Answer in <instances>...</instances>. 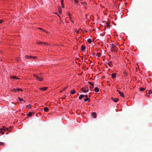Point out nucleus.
I'll return each instance as SVG.
<instances>
[{"label": "nucleus", "mask_w": 152, "mask_h": 152, "mask_svg": "<svg viewBox=\"0 0 152 152\" xmlns=\"http://www.w3.org/2000/svg\"><path fill=\"white\" fill-rule=\"evenodd\" d=\"M18 98L19 100L20 101H23L24 102H25V101L23 100L20 97H18Z\"/></svg>", "instance_id": "obj_25"}, {"label": "nucleus", "mask_w": 152, "mask_h": 152, "mask_svg": "<svg viewBox=\"0 0 152 152\" xmlns=\"http://www.w3.org/2000/svg\"><path fill=\"white\" fill-rule=\"evenodd\" d=\"M90 100V99L89 98H86L85 99H84V101L85 102H87V101H89Z\"/></svg>", "instance_id": "obj_19"}, {"label": "nucleus", "mask_w": 152, "mask_h": 152, "mask_svg": "<svg viewBox=\"0 0 152 152\" xmlns=\"http://www.w3.org/2000/svg\"><path fill=\"white\" fill-rule=\"evenodd\" d=\"M39 29L41 30H42V28H39Z\"/></svg>", "instance_id": "obj_42"}, {"label": "nucleus", "mask_w": 152, "mask_h": 152, "mask_svg": "<svg viewBox=\"0 0 152 152\" xmlns=\"http://www.w3.org/2000/svg\"><path fill=\"white\" fill-rule=\"evenodd\" d=\"M58 11H59V13L60 14L61 13L62 10H61V9L60 8L59 9Z\"/></svg>", "instance_id": "obj_26"}, {"label": "nucleus", "mask_w": 152, "mask_h": 152, "mask_svg": "<svg viewBox=\"0 0 152 152\" xmlns=\"http://www.w3.org/2000/svg\"><path fill=\"white\" fill-rule=\"evenodd\" d=\"M81 50H84L86 49V46L83 45H82L81 47Z\"/></svg>", "instance_id": "obj_15"}, {"label": "nucleus", "mask_w": 152, "mask_h": 152, "mask_svg": "<svg viewBox=\"0 0 152 152\" xmlns=\"http://www.w3.org/2000/svg\"><path fill=\"white\" fill-rule=\"evenodd\" d=\"M37 44H39V45H41L42 44H44L45 45H47V44H46V43L45 42H37Z\"/></svg>", "instance_id": "obj_11"}, {"label": "nucleus", "mask_w": 152, "mask_h": 152, "mask_svg": "<svg viewBox=\"0 0 152 152\" xmlns=\"http://www.w3.org/2000/svg\"><path fill=\"white\" fill-rule=\"evenodd\" d=\"M74 1L77 4V3L78 2V1L77 0H75Z\"/></svg>", "instance_id": "obj_32"}, {"label": "nucleus", "mask_w": 152, "mask_h": 152, "mask_svg": "<svg viewBox=\"0 0 152 152\" xmlns=\"http://www.w3.org/2000/svg\"><path fill=\"white\" fill-rule=\"evenodd\" d=\"M71 21H72V22H73V21H72V20H71Z\"/></svg>", "instance_id": "obj_49"}, {"label": "nucleus", "mask_w": 152, "mask_h": 152, "mask_svg": "<svg viewBox=\"0 0 152 152\" xmlns=\"http://www.w3.org/2000/svg\"><path fill=\"white\" fill-rule=\"evenodd\" d=\"M111 76L113 78H114L116 77V74L115 73H113L112 74Z\"/></svg>", "instance_id": "obj_9"}, {"label": "nucleus", "mask_w": 152, "mask_h": 152, "mask_svg": "<svg viewBox=\"0 0 152 152\" xmlns=\"http://www.w3.org/2000/svg\"><path fill=\"white\" fill-rule=\"evenodd\" d=\"M147 97H149V95H147Z\"/></svg>", "instance_id": "obj_46"}, {"label": "nucleus", "mask_w": 152, "mask_h": 152, "mask_svg": "<svg viewBox=\"0 0 152 152\" xmlns=\"http://www.w3.org/2000/svg\"><path fill=\"white\" fill-rule=\"evenodd\" d=\"M112 99L113 101H114L115 102H117L119 100L118 98L116 99V98H112Z\"/></svg>", "instance_id": "obj_8"}, {"label": "nucleus", "mask_w": 152, "mask_h": 152, "mask_svg": "<svg viewBox=\"0 0 152 152\" xmlns=\"http://www.w3.org/2000/svg\"><path fill=\"white\" fill-rule=\"evenodd\" d=\"M66 87H65L64 88V89H63V91H64L65 90V89H66Z\"/></svg>", "instance_id": "obj_37"}, {"label": "nucleus", "mask_w": 152, "mask_h": 152, "mask_svg": "<svg viewBox=\"0 0 152 152\" xmlns=\"http://www.w3.org/2000/svg\"><path fill=\"white\" fill-rule=\"evenodd\" d=\"M42 30L44 32H47V33H48L47 31H45V30H44V29H42Z\"/></svg>", "instance_id": "obj_38"}, {"label": "nucleus", "mask_w": 152, "mask_h": 152, "mask_svg": "<svg viewBox=\"0 0 152 152\" xmlns=\"http://www.w3.org/2000/svg\"><path fill=\"white\" fill-rule=\"evenodd\" d=\"M48 110H49L48 108L47 107H45L44 108V111H45L46 112L48 111Z\"/></svg>", "instance_id": "obj_18"}, {"label": "nucleus", "mask_w": 152, "mask_h": 152, "mask_svg": "<svg viewBox=\"0 0 152 152\" xmlns=\"http://www.w3.org/2000/svg\"><path fill=\"white\" fill-rule=\"evenodd\" d=\"M87 42L89 43H91V39H88L87 40Z\"/></svg>", "instance_id": "obj_20"}, {"label": "nucleus", "mask_w": 152, "mask_h": 152, "mask_svg": "<svg viewBox=\"0 0 152 152\" xmlns=\"http://www.w3.org/2000/svg\"><path fill=\"white\" fill-rule=\"evenodd\" d=\"M27 107L28 108H31V105L30 104L28 105L27 106Z\"/></svg>", "instance_id": "obj_29"}, {"label": "nucleus", "mask_w": 152, "mask_h": 152, "mask_svg": "<svg viewBox=\"0 0 152 152\" xmlns=\"http://www.w3.org/2000/svg\"><path fill=\"white\" fill-rule=\"evenodd\" d=\"M86 89H84V90H86Z\"/></svg>", "instance_id": "obj_48"}, {"label": "nucleus", "mask_w": 152, "mask_h": 152, "mask_svg": "<svg viewBox=\"0 0 152 152\" xmlns=\"http://www.w3.org/2000/svg\"><path fill=\"white\" fill-rule=\"evenodd\" d=\"M90 96H90V95H89V97H90Z\"/></svg>", "instance_id": "obj_47"}, {"label": "nucleus", "mask_w": 152, "mask_h": 152, "mask_svg": "<svg viewBox=\"0 0 152 152\" xmlns=\"http://www.w3.org/2000/svg\"><path fill=\"white\" fill-rule=\"evenodd\" d=\"M34 76L36 77L37 79L39 81H42L43 80V78L41 77H39L38 76L34 75Z\"/></svg>", "instance_id": "obj_3"}, {"label": "nucleus", "mask_w": 152, "mask_h": 152, "mask_svg": "<svg viewBox=\"0 0 152 152\" xmlns=\"http://www.w3.org/2000/svg\"><path fill=\"white\" fill-rule=\"evenodd\" d=\"M11 78L13 79H19L18 77L16 76H13L11 77Z\"/></svg>", "instance_id": "obj_14"}, {"label": "nucleus", "mask_w": 152, "mask_h": 152, "mask_svg": "<svg viewBox=\"0 0 152 152\" xmlns=\"http://www.w3.org/2000/svg\"><path fill=\"white\" fill-rule=\"evenodd\" d=\"M79 95V94H77V95Z\"/></svg>", "instance_id": "obj_51"}, {"label": "nucleus", "mask_w": 152, "mask_h": 152, "mask_svg": "<svg viewBox=\"0 0 152 152\" xmlns=\"http://www.w3.org/2000/svg\"><path fill=\"white\" fill-rule=\"evenodd\" d=\"M17 90V89H14L13 90V91H16Z\"/></svg>", "instance_id": "obj_41"}, {"label": "nucleus", "mask_w": 152, "mask_h": 152, "mask_svg": "<svg viewBox=\"0 0 152 152\" xmlns=\"http://www.w3.org/2000/svg\"><path fill=\"white\" fill-rule=\"evenodd\" d=\"M10 128H6L5 126H3L0 129V133L3 134H4V131H11Z\"/></svg>", "instance_id": "obj_1"}, {"label": "nucleus", "mask_w": 152, "mask_h": 152, "mask_svg": "<svg viewBox=\"0 0 152 152\" xmlns=\"http://www.w3.org/2000/svg\"><path fill=\"white\" fill-rule=\"evenodd\" d=\"M94 91L96 92H98L99 91V89L97 87H95L94 88Z\"/></svg>", "instance_id": "obj_13"}, {"label": "nucleus", "mask_w": 152, "mask_h": 152, "mask_svg": "<svg viewBox=\"0 0 152 152\" xmlns=\"http://www.w3.org/2000/svg\"><path fill=\"white\" fill-rule=\"evenodd\" d=\"M88 83L90 84H91L92 86V88H94V85L92 83L90 82H88Z\"/></svg>", "instance_id": "obj_23"}, {"label": "nucleus", "mask_w": 152, "mask_h": 152, "mask_svg": "<svg viewBox=\"0 0 152 152\" xmlns=\"http://www.w3.org/2000/svg\"><path fill=\"white\" fill-rule=\"evenodd\" d=\"M109 26V25L108 24H107V27H108Z\"/></svg>", "instance_id": "obj_43"}, {"label": "nucleus", "mask_w": 152, "mask_h": 152, "mask_svg": "<svg viewBox=\"0 0 152 152\" xmlns=\"http://www.w3.org/2000/svg\"><path fill=\"white\" fill-rule=\"evenodd\" d=\"M26 57L27 58H37V56H26Z\"/></svg>", "instance_id": "obj_6"}, {"label": "nucleus", "mask_w": 152, "mask_h": 152, "mask_svg": "<svg viewBox=\"0 0 152 152\" xmlns=\"http://www.w3.org/2000/svg\"><path fill=\"white\" fill-rule=\"evenodd\" d=\"M148 91H149L148 94H151V93H152V90H149Z\"/></svg>", "instance_id": "obj_27"}, {"label": "nucleus", "mask_w": 152, "mask_h": 152, "mask_svg": "<svg viewBox=\"0 0 152 152\" xmlns=\"http://www.w3.org/2000/svg\"><path fill=\"white\" fill-rule=\"evenodd\" d=\"M79 95V94H77V95Z\"/></svg>", "instance_id": "obj_50"}, {"label": "nucleus", "mask_w": 152, "mask_h": 152, "mask_svg": "<svg viewBox=\"0 0 152 152\" xmlns=\"http://www.w3.org/2000/svg\"><path fill=\"white\" fill-rule=\"evenodd\" d=\"M64 0H61V4H64Z\"/></svg>", "instance_id": "obj_33"}, {"label": "nucleus", "mask_w": 152, "mask_h": 152, "mask_svg": "<svg viewBox=\"0 0 152 152\" xmlns=\"http://www.w3.org/2000/svg\"><path fill=\"white\" fill-rule=\"evenodd\" d=\"M117 91L118 92L120 95H121V96L122 97H124V93L120 91L119 90H117Z\"/></svg>", "instance_id": "obj_7"}, {"label": "nucleus", "mask_w": 152, "mask_h": 152, "mask_svg": "<svg viewBox=\"0 0 152 152\" xmlns=\"http://www.w3.org/2000/svg\"><path fill=\"white\" fill-rule=\"evenodd\" d=\"M75 93V90H73L71 91V93L72 94H73Z\"/></svg>", "instance_id": "obj_22"}, {"label": "nucleus", "mask_w": 152, "mask_h": 152, "mask_svg": "<svg viewBox=\"0 0 152 152\" xmlns=\"http://www.w3.org/2000/svg\"><path fill=\"white\" fill-rule=\"evenodd\" d=\"M61 5H62V8H64V4H61Z\"/></svg>", "instance_id": "obj_36"}, {"label": "nucleus", "mask_w": 152, "mask_h": 152, "mask_svg": "<svg viewBox=\"0 0 152 152\" xmlns=\"http://www.w3.org/2000/svg\"><path fill=\"white\" fill-rule=\"evenodd\" d=\"M20 91H22V90L21 89L18 88L17 89L16 91L18 92Z\"/></svg>", "instance_id": "obj_28"}, {"label": "nucleus", "mask_w": 152, "mask_h": 152, "mask_svg": "<svg viewBox=\"0 0 152 152\" xmlns=\"http://www.w3.org/2000/svg\"><path fill=\"white\" fill-rule=\"evenodd\" d=\"M34 113H32L31 112H29L27 115V116L30 117L32 115V114Z\"/></svg>", "instance_id": "obj_16"}, {"label": "nucleus", "mask_w": 152, "mask_h": 152, "mask_svg": "<svg viewBox=\"0 0 152 152\" xmlns=\"http://www.w3.org/2000/svg\"><path fill=\"white\" fill-rule=\"evenodd\" d=\"M4 145V143L3 142H0V145Z\"/></svg>", "instance_id": "obj_31"}, {"label": "nucleus", "mask_w": 152, "mask_h": 152, "mask_svg": "<svg viewBox=\"0 0 152 152\" xmlns=\"http://www.w3.org/2000/svg\"><path fill=\"white\" fill-rule=\"evenodd\" d=\"M140 88V91H143L144 90H145V88H142V87Z\"/></svg>", "instance_id": "obj_24"}, {"label": "nucleus", "mask_w": 152, "mask_h": 152, "mask_svg": "<svg viewBox=\"0 0 152 152\" xmlns=\"http://www.w3.org/2000/svg\"><path fill=\"white\" fill-rule=\"evenodd\" d=\"M63 90H62V91H60V92L61 93V92H63Z\"/></svg>", "instance_id": "obj_44"}, {"label": "nucleus", "mask_w": 152, "mask_h": 152, "mask_svg": "<svg viewBox=\"0 0 152 152\" xmlns=\"http://www.w3.org/2000/svg\"><path fill=\"white\" fill-rule=\"evenodd\" d=\"M107 64L110 66H112V62L111 61H109L107 63Z\"/></svg>", "instance_id": "obj_17"}, {"label": "nucleus", "mask_w": 152, "mask_h": 152, "mask_svg": "<svg viewBox=\"0 0 152 152\" xmlns=\"http://www.w3.org/2000/svg\"><path fill=\"white\" fill-rule=\"evenodd\" d=\"M83 4H86V2H85L84 3H83Z\"/></svg>", "instance_id": "obj_45"}, {"label": "nucleus", "mask_w": 152, "mask_h": 152, "mask_svg": "<svg viewBox=\"0 0 152 152\" xmlns=\"http://www.w3.org/2000/svg\"><path fill=\"white\" fill-rule=\"evenodd\" d=\"M92 115L93 116L94 118H96L97 115L95 112H93L92 113Z\"/></svg>", "instance_id": "obj_10"}, {"label": "nucleus", "mask_w": 152, "mask_h": 152, "mask_svg": "<svg viewBox=\"0 0 152 152\" xmlns=\"http://www.w3.org/2000/svg\"><path fill=\"white\" fill-rule=\"evenodd\" d=\"M76 31L78 34L79 33V31Z\"/></svg>", "instance_id": "obj_39"}, {"label": "nucleus", "mask_w": 152, "mask_h": 152, "mask_svg": "<svg viewBox=\"0 0 152 152\" xmlns=\"http://www.w3.org/2000/svg\"><path fill=\"white\" fill-rule=\"evenodd\" d=\"M48 88V87H43V88H39V89L40 90H42L43 91H46L47 88Z\"/></svg>", "instance_id": "obj_5"}, {"label": "nucleus", "mask_w": 152, "mask_h": 152, "mask_svg": "<svg viewBox=\"0 0 152 152\" xmlns=\"http://www.w3.org/2000/svg\"><path fill=\"white\" fill-rule=\"evenodd\" d=\"M100 53H97L96 54V56H100Z\"/></svg>", "instance_id": "obj_30"}, {"label": "nucleus", "mask_w": 152, "mask_h": 152, "mask_svg": "<svg viewBox=\"0 0 152 152\" xmlns=\"http://www.w3.org/2000/svg\"><path fill=\"white\" fill-rule=\"evenodd\" d=\"M81 90L85 93L87 92L88 91V89H87L86 87L82 88L81 89Z\"/></svg>", "instance_id": "obj_2"}, {"label": "nucleus", "mask_w": 152, "mask_h": 152, "mask_svg": "<svg viewBox=\"0 0 152 152\" xmlns=\"http://www.w3.org/2000/svg\"><path fill=\"white\" fill-rule=\"evenodd\" d=\"M84 97V95L83 94H81L79 96V98L80 99H82Z\"/></svg>", "instance_id": "obj_12"}, {"label": "nucleus", "mask_w": 152, "mask_h": 152, "mask_svg": "<svg viewBox=\"0 0 152 152\" xmlns=\"http://www.w3.org/2000/svg\"><path fill=\"white\" fill-rule=\"evenodd\" d=\"M92 88V86L91 85V86L90 87V88L91 89V88Z\"/></svg>", "instance_id": "obj_40"}, {"label": "nucleus", "mask_w": 152, "mask_h": 152, "mask_svg": "<svg viewBox=\"0 0 152 152\" xmlns=\"http://www.w3.org/2000/svg\"><path fill=\"white\" fill-rule=\"evenodd\" d=\"M84 97H85L86 98H88V96L87 95H84Z\"/></svg>", "instance_id": "obj_34"}, {"label": "nucleus", "mask_w": 152, "mask_h": 152, "mask_svg": "<svg viewBox=\"0 0 152 152\" xmlns=\"http://www.w3.org/2000/svg\"><path fill=\"white\" fill-rule=\"evenodd\" d=\"M110 48H111V51H115V50H114L113 49V48H115V46L112 44L110 45Z\"/></svg>", "instance_id": "obj_4"}, {"label": "nucleus", "mask_w": 152, "mask_h": 152, "mask_svg": "<svg viewBox=\"0 0 152 152\" xmlns=\"http://www.w3.org/2000/svg\"><path fill=\"white\" fill-rule=\"evenodd\" d=\"M113 49L114 50H115V51H114V52H116L117 50V49L116 48V47L115 46V48H113Z\"/></svg>", "instance_id": "obj_21"}, {"label": "nucleus", "mask_w": 152, "mask_h": 152, "mask_svg": "<svg viewBox=\"0 0 152 152\" xmlns=\"http://www.w3.org/2000/svg\"><path fill=\"white\" fill-rule=\"evenodd\" d=\"M3 21V20H0V23H2Z\"/></svg>", "instance_id": "obj_35"}]
</instances>
